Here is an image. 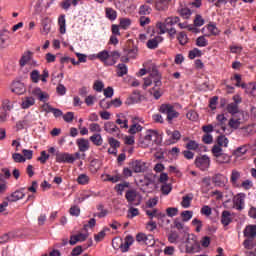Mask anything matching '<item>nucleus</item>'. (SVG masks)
Returning <instances> with one entry per match:
<instances>
[{
  "label": "nucleus",
  "mask_w": 256,
  "mask_h": 256,
  "mask_svg": "<svg viewBox=\"0 0 256 256\" xmlns=\"http://www.w3.org/2000/svg\"><path fill=\"white\" fill-rule=\"evenodd\" d=\"M226 109L231 115H236V113H239V106H237L235 103L228 104Z\"/></svg>",
  "instance_id": "42"
},
{
  "label": "nucleus",
  "mask_w": 256,
  "mask_h": 256,
  "mask_svg": "<svg viewBox=\"0 0 256 256\" xmlns=\"http://www.w3.org/2000/svg\"><path fill=\"white\" fill-rule=\"evenodd\" d=\"M103 87H105V84H103L102 81L97 80L94 82L93 89L94 91H97L98 93H101L103 91Z\"/></svg>",
  "instance_id": "62"
},
{
  "label": "nucleus",
  "mask_w": 256,
  "mask_h": 256,
  "mask_svg": "<svg viewBox=\"0 0 256 256\" xmlns=\"http://www.w3.org/2000/svg\"><path fill=\"white\" fill-rule=\"evenodd\" d=\"M153 137H159V131L149 129L146 131V135L144 138H139V145L142 149H147L149 147V143H151Z\"/></svg>",
  "instance_id": "5"
},
{
  "label": "nucleus",
  "mask_w": 256,
  "mask_h": 256,
  "mask_svg": "<svg viewBox=\"0 0 256 256\" xmlns=\"http://www.w3.org/2000/svg\"><path fill=\"white\" fill-rule=\"evenodd\" d=\"M140 97L141 95L139 94V91H134L133 95L126 99L125 105H135V103L139 102Z\"/></svg>",
  "instance_id": "24"
},
{
  "label": "nucleus",
  "mask_w": 256,
  "mask_h": 256,
  "mask_svg": "<svg viewBox=\"0 0 256 256\" xmlns=\"http://www.w3.org/2000/svg\"><path fill=\"white\" fill-rule=\"evenodd\" d=\"M243 246L248 250L253 249V247H255V244H253V238H248L244 240Z\"/></svg>",
  "instance_id": "64"
},
{
  "label": "nucleus",
  "mask_w": 256,
  "mask_h": 256,
  "mask_svg": "<svg viewBox=\"0 0 256 256\" xmlns=\"http://www.w3.org/2000/svg\"><path fill=\"white\" fill-rule=\"evenodd\" d=\"M42 33L44 35H49V31H51V24H49V18H45L42 21Z\"/></svg>",
  "instance_id": "36"
},
{
  "label": "nucleus",
  "mask_w": 256,
  "mask_h": 256,
  "mask_svg": "<svg viewBox=\"0 0 256 256\" xmlns=\"http://www.w3.org/2000/svg\"><path fill=\"white\" fill-rule=\"evenodd\" d=\"M169 1L171 0H156L155 7L157 11H165L169 5Z\"/></svg>",
  "instance_id": "27"
},
{
  "label": "nucleus",
  "mask_w": 256,
  "mask_h": 256,
  "mask_svg": "<svg viewBox=\"0 0 256 256\" xmlns=\"http://www.w3.org/2000/svg\"><path fill=\"white\" fill-rule=\"evenodd\" d=\"M120 27L121 29H129V27H131V19L120 18Z\"/></svg>",
  "instance_id": "51"
},
{
  "label": "nucleus",
  "mask_w": 256,
  "mask_h": 256,
  "mask_svg": "<svg viewBox=\"0 0 256 256\" xmlns=\"http://www.w3.org/2000/svg\"><path fill=\"white\" fill-rule=\"evenodd\" d=\"M139 49L137 47H134L132 49H124V53L129 55L130 59H135L137 57Z\"/></svg>",
  "instance_id": "46"
},
{
  "label": "nucleus",
  "mask_w": 256,
  "mask_h": 256,
  "mask_svg": "<svg viewBox=\"0 0 256 256\" xmlns=\"http://www.w3.org/2000/svg\"><path fill=\"white\" fill-rule=\"evenodd\" d=\"M121 58V53L119 51H112L109 54L108 66L115 65L117 60Z\"/></svg>",
  "instance_id": "26"
},
{
  "label": "nucleus",
  "mask_w": 256,
  "mask_h": 256,
  "mask_svg": "<svg viewBox=\"0 0 256 256\" xmlns=\"http://www.w3.org/2000/svg\"><path fill=\"white\" fill-rule=\"evenodd\" d=\"M163 42V37L156 36L155 38H152L147 41V47L148 49H157L159 47V43Z\"/></svg>",
  "instance_id": "20"
},
{
  "label": "nucleus",
  "mask_w": 256,
  "mask_h": 256,
  "mask_svg": "<svg viewBox=\"0 0 256 256\" xmlns=\"http://www.w3.org/2000/svg\"><path fill=\"white\" fill-rule=\"evenodd\" d=\"M125 198L130 207H137L141 205V198L135 202L137 199V191L135 190H128L125 194Z\"/></svg>",
  "instance_id": "9"
},
{
  "label": "nucleus",
  "mask_w": 256,
  "mask_h": 256,
  "mask_svg": "<svg viewBox=\"0 0 256 256\" xmlns=\"http://www.w3.org/2000/svg\"><path fill=\"white\" fill-rule=\"evenodd\" d=\"M96 57H97V59H100L102 61V63L109 65V63H108L109 62V51H107V50L101 51L96 55Z\"/></svg>",
  "instance_id": "28"
},
{
  "label": "nucleus",
  "mask_w": 256,
  "mask_h": 256,
  "mask_svg": "<svg viewBox=\"0 0 256 256\" xmlns=\"http://www.w3.org/2000/svg\"><path fill=\"white\" fill-rule=\"evenodd\" d=\"M87 234L79 233L77 235H71L69 243L70 245H77L79 242L87 241Z\"/></svg>",
  "instance_id": "16"
},
{
  "label": "nucleus",
  "mask_w": 256,
  "mask_h": 256,
  "mask_svg": "<svg viewBox=\"0 0 256 256\" xmlns=\"http://www.w3.org/2000/svg\"><path fill=\"white\" fill-rule=\"evenodd\" d=\"M58 25L60 27V33L61 35H64V33L66 32V21H65V14H62L59 16L58 18Z\"/></svg>",
  "instance_id": "34"
},
{
  "label": "nucleus",
  "mask_w": 256,
  "mask_h": 256,
  "mask_svg": "<svg viewBox=\"0 0 256 256\" xmlns=\"http://www.w3.org/2000/svg\"><path fill=\"white\" fill-rule=\"evenodd\" d=\"M242 89H245V92L249 95H252V97H256V84L253 83H242Z\"/></svg>",
  "instance_id": "22"
},
{
  "label": "nucleus",
  "mask_w": 256,
  "mask_h": 256,
  "mask_svg": "<svg viewBox=\"0 0 256 256\" xmlns=\"http://www.w3.org/2000/svg\"><path fill=\"white\" fill-rule=\"evenodd\" d=\"M56 163H75V156L66 152H55Z\"/></svg>",
  "instance_id": "7"
},
{
  "label": "nucleus",
  "mask_w": 256,
  "mask_h": 256,
  "mask_svg": "<svg viewBox=\"0 0 256 256\" xmlns=\"http://www.w3.org/2000/svg\"><path fill=\"white\" fill-rule=\"evenodd\" d=\"M207 29L212 35H219V28H217V25L210 23L207 25Z\"/></svg>",
  "instance_id": "61"
},
{
  "label": "nucleus",
  "mask_w": 256,
  "mask_h": 256,
  "mask_svg": "<svg viewBox=\"0 0 256 256\" xmlns=\"http://www.w3.org/2000/svg\"><path fill=\"white\" fill-rule=\"evenodd\" d=\"M12 159L14 160L15 163H25L26 161V158L23 157L21 153L12 154Z\"/></svg>",
  "instance_id": "54"
},
{
  "label": "nucleus",
  "mask_w": 256,
  "mask_h": 256,
  "mask_svg": "<svg viewBox=\"0 0 256 256\" xmlns=\"http://www.w3.org/2000/svg\"><path fill=\"white\" fill-rule=\"evenodd\" d=\"M187 119L190 121H199V114L195 110H190L186 114Z\"/></svg>",
  "instance_id": "48"
},
{
  "label": "nucleus",
  "mask_w": 256,
  "mask_h": 256,
  "mask_svg": "<svg viewBox=\"0 0 256 256\" xmlns=\"http://www.w3.org/2000/svg\"><path fill=\"white\" fill-rule=\"evenodd\" d=\"M180 45H187V34L185 32H180L177 36Z\"/></svg>",
  "instance_id": "59"
},
{
  "label": "nucleus",
  "mask_w": 256,
  "mask_h": 256,
  "mask_svg": "<svg viewBox=\"0 0 256 256\" xmlns=\"http://www.w3.org/2000/svg\"><path fill=\"white\" fill-rule=\"evenodd\" d=\"M201 249V245L199 244V241H197V236L192 235L188 236L186 240V253L193 254V253H199Z\"/></svg>",
  "instance_id": "3"
},
{
  "label": "nucleus",
  "mask_w": 256,
  "mask_h": 256,
  "mask_svg": "<svg viewBox=\"0 0 256 256\" xmlns=\"http://www.w3.org/2000/svg\"><path fill=\"white\" fill-rule=\"evenodd\" d=\"M76 143L81 153H85V151H89V140L85 138H79L77 139Z\"/></svg>",
  "instance_id": "21"
},
{
  "label": "nucleus",
  "mask_w": 256,
  "mask_h": 256,
  "mask_svg": "<svg viewBox=\"0 0 256 256\" xmlns=\"http://www.w3.org/2000/svg\"><path fill=\"white\" fill-rule=\"evenodd\" d=\"M221 223L224 227H227L229 224L233 223V217H231V212L229 210H224L222 212Z\"/></svg>",
  "instance_id": "17"
},
{
  "label": "nucleus",
  "mask_w": 256,
  "mask_h": 256,
  "mask_svg": "<svg viewBox=\"0 0 256 256\" xmlns=\"http://www.w3.org/2000/svg\"><path fill=\"white\" fill-rule=\"evenodd\" d=\"M12 93H16V95H23L27 91L25 88V84L21 81L13 82L12 84Z\"/></svg>",
  "instance_id": "15"
},
{
  "label": "nucleus",
  "mask_w": 256,
  "mask_h": 256,
  "mask_svg": "<svg viewBox=\"0 0 256 256\" xmlns=\"http://www.w3.org/2000/svg\"><path fill=\"white\" fill-rule=\"evenodd\" d=\"M197 47H207L209 45V41L205 38V36H199L196 39Z\"/></svg>",
  "instance_id": "43"
},
{
  "label": "nucleus",
  "mask_w": 256,
  "mask_h": 256,
  "mask_svg": "<svg viewBox=\"0 0 256 256\" xmlns=\"http://www.w3.org/2000/svg\"><path fill=\"white\" fill-rule=\"evenodd\" d=\"M166 134L171 137L174 143L181 140V132H179V130H174L173 132L171 130H167Z\"/></svg>",
  "instance_id": "29"
},
{
  "label": "nucleus",
  "mask_w": 256,
  "mask_h": 256,
  "mask_svg": "<svg viewBox=\"0 0 256 256\" xmlns=\"http://www.w3.org/2000/svg\"><path fill=\"white\" fill-rule=\"evenodd\" d=\"M177 239H179V233L177 231H171L168 235L169 243H177Z\"/></svg>",
  "instance_id": "58"
},
{
  "label": "nucleus",
  "mask_w": 256,
  "mask_h": 256,
  "mask_svg": "<svg viewBox=\"0 0 256 256\" xmlns=\"http://www.w3.org/2000/svg\"><path fill=\"white\" fill-rule=\"evenodd\" d=\"M216 143L217 145L212 147V155H214V157H218L223 153V148L221 147H227L229 145V139L225 137V135L221 134L217 137Z\"/></svg>",
  "instance_id": "2"
},
{
  "label": "nucleus",
  "mask_w": 256,
  "mask_h": 256,
  "mask_svg": "<svg viewBox=\"0 0 256 256\" xmlns=\"http://www.w3.org/2000/svg\"><path fill=\"white\" fill-rule=\"evenodd\" d=\"M77 183H79V185H87V183H89V176L80 174L77 178Z\"/></svg>",
  "instance_id": "53"
},
{
  "label": "nucleus",
  "mask_w": 256,
  "mask_h": 256,
  "mask_svg": "<svg viewBox=\"0 0 256 256\" xmlns=\"http://www.w3.org/2000/svg\"><path fill=\"white\" fill-rule=\"evenodd\" d=\"M144 245H147V247H153V245H155V237L151 234L146 235V240H144Z\"/></svg>",
  "instance_id": "56"
},
{
  "label": "nucleus",
  "mask_w": 256,
  "mask_h": 256,
  "mask_svg": "<svg viewBox=\"0 0 256 256\" xmlns=\"http://www.w3.org/2000/svg\"><path fill=\"white\" fill-rule=\"evenodd\" d=\"M202 25H205V19L201 14H197L194 19V27H202Z\"/></svg>",
  "instance_id": "50"
},
{
  "label": "nucleus",
  "mask_w": 256,
  "mask_h": 256,
  "mask_svg": "<svg viewBox=\"0 0 256 256\" xmlns=\"http://www.w3.org/2000/svg\"><path fill=\"white\" fill-rule=\"evenodd\" d=\"M34 95L38 96L39 101H43L45 102V99H49V94H47V92H42L41 88H36L33 91Z\"/></svg>",
  "instance_id": "32"
},
{
  "label": "nucleus",
  "mask_w": 256,
  "mask_h": 256,
  "mask_svg": "<svg viewBox=\"0 0 256 256\" xmlns=\"http://www.w3.org/2000/svg\"><path fill=\"white\" fill-rule=\"evenodd\" d=\"M212 183H214L215 187H225L227 185V176L217 173L212 176Z\"/></svg>",
  "instance_id": "12"
},
{
  "label": "nucleus",
  "mask_w": 256,
  "mask_h": 256,
  "mask_svg": "<svg viewBox=\"0 0 256 256\" xmlns=\"http://www.w3.org/2000/svg\"><path fill=\"white\" fill-rule=\"evenodd\" d=\"M243 233H244V237H247L248 239H255V237H256V225L246 226Z\"/></svg>",
  "instance_id": "18"
},
{
  "label": "nucleus",
  "mask_w": 256,
  "mask_h": 256,
  "mask_svg": "<svg viewBox=\"0 0 256 256\" xmlns=\"http://www.w3.org/2000/svg\"><path fill=\"white\" fill-rule=\"evenodd\" d=\"M89 139L93 145H96V147H101V145H103V137L99 133H95L94 135L90 136Z\"/></svg>",
  "instance_id": "25"
},
{
  "label": "nucleus",
  "mask_w": 256,
  "mask_h": 256,
  "mask_svg": "<svg viewBox=\"0 0 256 256\" xmlns=\"http://www.w3.org/2000/svg\"><path fill=\"white\" fill-rule=\"evenodd\" d=\"M104 131H106V133H110V135H113V133H117V137L121 135V130L117 127L115 122H111V121L106 122L104 124Z\"/></svg>",
  "instance_id": "13"
},
{
  "label": "nucleus",
  "mask_w": 256,
  "mask_h": 256,
  "mask_svg": "<svg viewBox=\"0 0 256 256\" xmlns=\"http://www.w3.org/2000/svg\"><path fill=\"white\" fill-rule=\"evenodd\" d=\"M194 164L200 171H207L211 166V159L207 155L197 156Z\"/></svg>",
  "instance_id": "6"
},
{
  "label": "nucleus",
  "mask_w": 256,
  "mask_h": 256,
  "mask_svg": "<svg viewBox=\"0 0 256 256\" xmlns=\"http://www.w3.org/2000/svg\"><path fill=\"white\" fill-rule=\"evenodd\" d=\"M108 143L110 147H112V149H118L119 147H121V142L113 137L108 138Z\"/></svg>",
  "instance_id": "52"
},
{
  "label": "nucleus",
  "mask_w": 256,
  "mask_h": 256,
  "mask_svg": "<svg viewBox=\"0 0 256 256\" xmlns=\"http://www.w3.org/2000/svg\"><path fill=\"white\" fill-rule=\"evenodd\" d=\"M25 197V188H20L7 196L5 198L8 203H17V201H21Z\"/></svg>",
  "instance_id": "10"
},
{
  "label": "nucleus",
  "mask_w": 256,
  "mask_h": 256,
  "mask_svg": "<svg viewBox=\"0 0 256 256\" xmlns=\"http://www.w3.org/2000/svg\"><path fill=\"white\" fill-rule=\"evenodd\" d=\"M127 187H129V182H124V183L117 184L115 189L116 191H119V195H123V191H125Z\"/></svg>",
  "instance_id": "60"
},
{
  "label": "nucleus",
  "mask_w": 256,
  "mask_h": 256,
  "mask_svg": "<svg viewBox=\"0 0 256 256\" xmlns=\"http://www.w3.org/2000/svg\"><path fill=\"white\" fill-rule=\"evenodd\" d=\"M40 78H41V74H39V70H33L30 73V79L32 83H39Z\"/></svg>",
  "instance_id": "49"
},
{
  "label": "nucleus",
  "mask_w": 256,
  "mask_h": 256,
  "mask_svg": "<svg viewBox=\"0 0 256 256\" xmlns=\"http://www.w3.org/2000/svg\"><path fill=\"white\" fill-rule=\"evenodd\" d=\"M106 231H109V228H103V230H101L98 234L94 236V240L96 241V243H99L105 239V236L107 235L105 233Z\"/></svg>",
  "instance_id": "35"
},
{
  "label": "nucleus",
  "mask_w": 256,
  "mask_h": 256,
  "mask_svg": "<svg viewBox=\"0 0 256 256\" xmlns=\"http://www.w3.org/2000/svg\"><path fill=\"white\" fill-rule=\"evenodd\" d=\"M117 69H118V71H117L118 77H123L124 75H127V71H128L127 65H125L123 63L118 64Z\"/></svg>",
  "instance_id": "38"
},
{
  "label": "nucleus",
  "mask_w": 256,
  "mask_h": 256,
  "mask_svg": "<svg viewBox=\"0 0 256 256\" xmlns=\"http://www.w3.org/2000/svg\"><path fill=\"white\" fill-rule=\"evenodd\" d=\"M106 17L110 21H115L117 19V11L113 10V8H106Z\"/></svg>",
  "instance_id": "39"
},
{
  "label": "nucleus",
  "mask_w": 256,
  "mask_h": 256,
  "mask_svg": "<svg viewBox=\"0 0 256 256\" xmlns=\"http://www.w3.org/2000/svg\"><path fill=\"white\" fill-rule=\"evenodd\" d=\"M151 11H153V9H151V6L142 5L139 8V15H151Z\"/></svg>",
  "instance_id": "45"
},
{
  "label": "nucleus",
  "mask_w": 256,
  "mask_h": 256,
  "mask_svg": "<svg viewBox=\"0 0 256 256\" xmlns=\"http://www.w3.org/2000/svg\"><path fill=\"white\" fill-rule=\"evenodd\" d=\"M216 162L219 163V165H223V163H229L231 161V157L227 155L226 153L218 154V156L215 157Z\"/></svg>",
  "instance_id": "30"
},
{
  "label": "nucleus",
  "mask_w": 256,
  "mask_h": 256,
  "mask_svg": "<svg viewBox=\"0 0 256 256\" xmlns=\"http://www.w3.org/2000/svg\"><path fill=\"white\" fill-rule=\"evenodd\" d=\"M119 241V249H121L122 253H127V251H129V247H131V245H133V243L135 242V239L131 235H128L125 237L124 242L121 238L119 239Z\"/></svg>",
  "instance_id": "11"
},
{
  "label": "nucleus",
  "mask_w": 256,
  "mask_h": 256,
  "mask_svg": "<svg viewBox=\"0 0 256 256\" xmlns=\"http://www.w3.org/2000/svg\"><path fill=\"white\" fill-rule=\"evenodd\" d=\"M245 203V193H240L234 198V205L238 211H242Z\"/></svg>",
  "instance_id": "19"
},
{
  "label": "nucleus",
  "mask_w": 256,
  "mask_h": 256,
  "mask_svg": "<svg viewBox=\"0 0 256 256\" xmlns=\"http://www.w3.org/2000/svg\"><path fill=\"white\" fill-rule=\"evenodd\" d=\"M129 167L134 173H145L147 171V164L141 160H132Z\"/></svg>",
  "instance_id": "8"
},
{
  "label": "nucleus",
  "mask_w": 256,
  "mask_h": 256,
  "mask_svg": "<svg viewBox=\"0 0 256 256\" xmlns=\"http://www.w3.org/2000/svg\"><path fill=\"white\" fill-rule=\"evenodd\" d=\"M180 21L181 18H179L178 16H170L165 19L164 23L158 22L156 24V27L160 30V35H163L165 34V29H167V27L177 25V23H179Z\"/></svg>",
  "instance_id": "4"
},
{
  "label": "nucleus",
  "mask_w": 256,
  "mask_h": 256,
  "mask_svg": "<svg viewBox=\"0 0 256 256\" xmlns=\"http://www.w3.org/2000/svg\"><path fill=\"white\" fill-rule=\"evenodd\" d=\"M31 61V51L27 52V55H23L19 61L20 67H25L26 63Z\"/></svg>",
  "instance_id": "44"
},
{
  "label": "nucleus",
  "mask_w": 256,
  "mask_h": 256,
  "mask_svg": "<svg viewBox=\"0 0 256 256\" xmlns=\"http://www.w3.org/2000/svg\"><path fill=\"white\" fill-rule=\"evenodd\" d=\"M181 217L183 223H187V221H191V219L193 218V211L185 210L181 212Z\"/></svg>",
  "instance_id": "37"
},
{
  "label": "nucleus",
  "mask_w": 256,
  "mask_h": 256,
  "mask_svg": "<svg viewBox=\"0 0 256 256\" xmlns=\"http://www.w3.org/2000/svg\"><path fill=\"white\" fill-rule=\"evenodd\" d=\"M177 213H179V209L175 207H169L166 209V215H168V217H175L177 216Z\"/></svg>",
  "instance_id": "63"
},
{
  "label": "nucleus",
  "mask_w": 256,
  "mask_h": 256,
  "mask_svg": "<svg viewBox=\"0 0 256 256\" xmlns=\"http://www.w3.org/2000/svg\"><path fill=\"white\" fill-rule=\"evenodd\" d=\"M191 201H193V196H184L181 202L182 207H184V209L191 207Z\"/></svg>",
  "instance_id": "41"
},
{
  "label": "nucleus",
  "mask_w": 256,
  "mask_h": 256,
  "mask_svg": "<svg viewBox=\"0 0 256 256\" xmlns=\"http://www.w3.org/2000/svg\"><path fill=\"white\" fill-rule=\"evenodd\" d=\"M9 40V35H6L3 32H0V48L6 49L7 41Z\"/></svg>",
  "instance_id": "40"
},
{
  "label": "nucleus",
  "mask_w": 256,
  "mask_h": 256,
  "mask_svg": "<svg viewBox=\"0 0 256 256\" xmlns=\"http://www.w3.org/2000/svg\"><path fill=\"white\" fill-rule=\"evenodd\" d=\"M177 13H179L180 17L183 19H189L193 12H191L189 8H181L177 10Z\"/></svg>",
  "instance_id": "33"
},
{
  "label": "nucleus",
  "mask_w": 256,
  "mask_h": 256,
  "mask_svg": "<svg viewBox=\"0 0 256 256\" xmlns=\"http://www.w3.org/2000/svg\"><path fill=\"white\" fill-rule=\"evenodd\" d=\"M238 179H241V172L237 170H232L231 176H230V182L233 187H241L239 183H237Z\"/></svg>",
  "instance_id": "23"
},
{
  "label": "nucleus",
  "mask_w": 256,
  "mask_h": 256,
  "mask_svg": "<svg viewBox=\"0 0 256 256\" xmlns=\"http://www.w3.org/2000/svg\"><path fill=\"white\" fill-rule=\"evenodd\" d=\"M33 105H35V98L33 97H26L21 103L22 109H29V107H33Z\"/></svg>",
  "instance_id": "31"
},
{
  "label": "nucleus",
  "mask_w": 256,
  "mask_h": 256,
  "mask_svg": "<svg viewBox=\"0 0 256 256\" xmlns=\"http://www.w3.org/2000/svg\"><path fill=\"white\" fill-rule=\"evenodd\" d=\"M159 113L167 115L168 123H173V119H177V117H179V112H177V110H175V106L171 104H162L159 107Z\"/></svg>",
  "instance_id": "1"
},
{
  "label": "nucleus",
  "mask_w": 256,
  "mask_h": 256,
  "mask_svg": "<svg viewBox=\"0 0 256 256\" xmlns=\"http://www.w3.org/2000/svg\"><path fill=\"white\" fill-rule=\"evenodd\" d=\"M43 111L45 113H53L54 117H63V111L59 108H53L49 103L43 104L42 105Z\"/></svg>",
  "instance_id": "14"
},
{
  "label": "nucleus",
  "mask_w": 256,
  "mask_h": 256,
  "mask_svg": "<svg viewBox=\"0 0 256 256\" xmlns=\"http://www.w3.org/2000/svg\"><path fill=\"white\" fill-rule=\"evenodd\" d=\"M69 213L70 215H72V217H79V215H81V208H79V206L74 205L69 209Z\"/></svg>",
  "instance_id": "55"
},
{
  "label": "nucleus",
  "mask_w": 256,
  "mask_h": 256,
  "mask_svg": "<svg viewBox=\"0 0 256 256\" xmlns=\"http://www.w3.org/2000/svg\"><path fill=\"white\" fill-rule=\"evenodd\" d=\"M201 55H203V52L199 48H194L189 51L188 57L189 59H195V57H201Z\"/></svg>",
  "instance_id": "47"
},
{
  "label": "nucleus",
  "mask_w": 256,
  "mask_h": 256,
  "mask_svg": "<svg viewBox=\"0 0 256 256\" xmlns=\"http://www.w3.org/2000/svg\"><path fill=\"white\" fill-rule=\"evenodd\" d=\"M218 102H219V96H214V97L210 98L209 107L212 111H215V109H217Z\"/></svg>",
  "instance_id": "57"
}]
</instances>
